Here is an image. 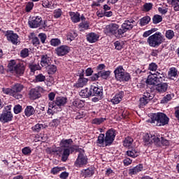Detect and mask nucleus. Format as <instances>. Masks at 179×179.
<instances>
[{"label":"nucleus","instance_id":"obj_6","mask_svg":"<svg viewBox=\"0 0 179 179\" xmlns=\"http://www.w3.org/2000/svg\"><path fill=\"white\" fill-rule=\"evenodd\" d=\"M9 72L16 73V75H23L24 73V66L22 64H16V61L11 60L8 65Z\"/></svg>","mask_w":179,"mask_h":179},{"label":"nucleus","instance_id":"obj_61","mask_svg":"<svg viewBox=\"0 0 179 179\" xmlns=\"http://www.w3.org/2000/svg\"><path fill=\"white\" fill-rule=\"evenodd\" d=\"M149 103V100L146 99L143 96L140 99V107H143L144 106H146Z\"/></svg>","mask_w":179,"mask_h":179},{"label":"nucleus","instance_id":"obj_57","mask_svg":"<svg viewBox=\"0 0 179 179\" xmlns=\"http://www.w3.org/2000/svg\"><path fill=\"white\" fill-rule=\"evenodd\" d=\"M45 76L43 75V73H40L36 76V82H45Z\"/></svg>","mask_w":179,"mask_h":179},{"label":"nucleus","instance_id":"obj_19","mask_svg":"<svg viewBox=\"0 0 179 179\" xmlns=\"http://www.w3.org/2000/svg\"><path fill=\"white\" fill-rule=\"evenodd\" d=\"M167 89H169V84H167V83L157 84L155 87L157 93H159V94L166 93V92H167Z\"/></svg>","mask_w":179,"mask_h":179},{"label":"nucleus","instance_id":"obj_63","mask_svg":"<svg viewBox=\"0 0 179 179\" xmlns=\"http://www.w3.org/2000/svg\"><path fill=\"white\" fill-rule=\"evenodd\" d=\"M38 37L43 44L45 43V40H47V35L44 33H40L38 34Z\"/></svg>","mask_w":179,"mask_h":179},{"label":"nucleus","instance_id":"obj_29","mask_svg":"<svg viewBox=\"0 0 179 179\" xmlns=\"http://www.w3.org/2000/svg\"><path fill=\"white\" fill-rule=\"evenodd\" d=\"M126 155L127 156H129V157L135 159L139 156V150H138L136 148H133L131 150H127Z\"/></svg>","mask_w":179,"mask_h":179},{"label":"nucleus","instance_id":"obj_31","mask_svg":"<svg viewBox=\"0 0 179 179\" xmlns=\"http://www.w3.org/2000/svg\"><path fill=\"white\" fill-rule=\"evenodd\" d=\"M36 113V110L31 106H27L24 109V114L26 117H31V115H34Z\"/></svg>","mask_w":179,"mask_h":179},{"label":"nucleus","instance_id":"obj_4","mask_svg":"<svg viewBox=\"0 0 179 179\" xmlns=\"http://www.w3.org/2000/svg\"><path fill=\"white\" fill-rule=\"evenodd\" d=\"M165 40L164 35L162 32L157 31L148 38L147 43L150 47L157 48V47H159L161 44H163Z\"/></svg>","mask_w":179,"mask_h":179},{"label":"nucleus","instance_id":"obj_52","mask_svg":"<svg viewBox=\"0 0 179 179\" xmlns=\"http://www.w3.org/2000/svg\"><path fill=\"white\" fill-rule=\"evenodd\" d=\"M50 44L52 45V47H57V45L61 44V40L59 38H52L50 41Z\"/></svg>","mask_w":179,"mask_h":179},{"label":"nucleus","instance_id":"obj_2","mask_svg":"<svg viewBox=\"0 0 179 179\" xmlns=\"http://www.w3.org/2000/svg\"><path fill=\"white\" fill-rule=\"evenodd\" d=\"M73 143L72 139H62L60 142L61 148L53 150L52 152L57 156H62V162H66L69 155H71V145Z\"/></svg>","mask_w":179,"mask_h":179},{"label":"nucleus","instance_id":"obj_46","mask_svg":"<svg viewBox=\"0 0 179 179\" xmlns=\"http://www.w3.org/2000/svg\"><path fill=\"white\" fill-rule=\"evenodd\" d=\"M126 30L124 28L117 29L116 31V34H115V37H117V38H121L122 37V34L124 33H126Z\"/></svg>","mask_w":179,"mask_h":179},{"label":"nucleus","instance_id":"obj_7","mask_svg":"<svg viewBox=\"0 0 179 179\" xmlns=\"http://www.w3.org/2000/svg\"><path fill=\"white\" fill-rule=\"evenodd\" d=\"M78 151L79 153L74 163V166L77 168L85 167L87 164V156H86L85 150L82 148L78 149Z\"/></svg>","mask_w":179,"mask_h":179},{"label":"nucleus","instance_id":"obj_21","mask_svg":"<svg viewBox=\"0 0 179 179\" xmlns=\"http://www.w3.org/2000/svg\"><path fill=\"white\" fill-rule=\"evenodd\" d=\"M141 171H143V165L139 164L134 168L130 169L129 170V176H135L138 174V173H141Z\"/></svg>","mask_w":179,"mask_h":179},{"label":"nucleus","instance_id":"obj_38","mask_svg":"<svg viewBox=\"0 0 179 179\" xmlns=\"http://www.w3.org/2000/svg\"><path fill=\"white\" fill-rule=\"evenodd\" d=\"M99 78L102 79L107 80L110 78V75H111V71H99Z\"/></svg>","mask_w":179,"mask_h":179},{"label":"nucleus","instance_id":"obj_35","mask_svg":"<svg viewBox=\"0 0 179 179\" xmlns=\"http://www.w3.org/2000/svg\"><path fill=\"white\" fill-rule=\"evenodd\" d=\"M46 72H48V75H54L55 72H57V66L54 64H48L46 67Z\"/></svg>","mask_w":179,"mask_h":179},{"label":"nucleus","instance_id":"obj_23","mask_svg":"<svg viewBox=\"0 0 179 179\" xmlns=\"http://www.w3.org/2000/svg\"><path fill=\"white\" fill-rule=\"evenodd\" d=\"M124 97V92L121 91L116 94L111 99V103L113 104H119L120 102L122 101V98Z\"/></svg>","mask_w":179,"mask_h":179},{"label":"nucleus","instance_id":"obj_32","mask_svg":"<svg viewBox=\"0 0 179 179\" xmlns=\"http://www.w3.org/2000/svg\"><path fill=\"white\" fill-rule=\"evenodd\" d=\"M23 85L22 84H15L13 87V91L14 92V96H16V97H17V96H20V94H17V93H19L20 92L23 90Z\"/></svg>","mask_w":179,"mask_h":179},{"label":"nucleus","instance_id":"obj_30","mask_svg":"<svg viewBox=\"0 0 179 179\" xmlns=\"http://www.w3.org/2000/svg\"><path fill=\"white\" fill-rule=\"evenodd\" d=\"M2 92L5 94H9V96H13V97H15V99H22V95H17V96H15V92H13V88H3Z\"/></svg>","mask_w":179,"mask_h":179},{"label":"nucleus","instance_id":"obj_43","mask_svg":"<svg viewBox=\"0 0 179 179\" xmlns=\"http://www.w3.org/2000/svg\"><path fill=\"white\" fill-rule=\"evenodd\" d=\"M62 10L61 8H57L54 10L53 17H55V19H59V17L62 16Z\"/></svg>","mask_w":179,"mask_h":179},{"label":"nucleus","instance_id":"obj_62","mask_svg":"<svg viewBox=\"0 0 179 179\" xmlns=\"http://www.w3.org/2000/svg\"><path fill=\"white\" fill-rule=\"evenodd\" d=\"M23 155L27 156L31 153V149L29 147H25L22 150Z\"/></svg>","mask_w":179,"mask_h":179},{"label":"nucleus","instance_id":"obj_20","mask_svg":"<svg viewBox=\"0 0 179 179\" xmlns=\"http://www.w3.org/2000/svg\"><path fill=\"white\" fill-rule=\"evenodd\" d=\"M90 90L91 96H95L96 97H101V96H103V89H101V87L92 85Z\"/></svg>","mask_w":179,"mask_h":179},{"label":"nucleus","instance_id":"obj_28","mask_svg":"<svg viewBox=\"0 0 179 179\" xmlns=\"http://www.w3.org/2000/svg\"><path fill=\"white\" fill-rule=\"evenodd\" d=\"M69 13L73 23H78V22H80V14H79V13L69 12Z\"/></svg>","mask_w":179,"mask_h":179},{"label":"nucleus","instance_id":"obj_41","mask_svg":"<svg viewBox=\"0 0 179 179\" xmlns=\"http://www.w3.org/2000/svg\"><path fill=\"white\" fill-rule=\"evenodd\" d=\"M150 22V17L145 16L140 20L139 24L141 26H146V24H149Z\"/></svg>","mask_w":179,"mask_h":179},{"label":"nucleus","instance_id":"obj_51","mask_svg":"<svg viewBox=\"0 0 179 179\" xmlns=\"http://www.w3.org/2000/svg\"><path fill=\"white\" fill-rule=\"evenodd\" d=\"M157 31V28H152L148 31H146L143 33V37H149L150 34H152V33H156Z\"/></svg>","mask_w":179,"mask_h":179},{"label":"nucleus","instance_id":"obj_37","mask_svg":"<svg viewBox=\"0 0 179 179\" xmlns=\"http://www.w3.org/2000/svg\"><path fill=\"white\" fill-rule=\"evenodd\" d=\"M158 138L159 144H157L156 146H162V145L163 146H169L170 145V142H169L168 140L164 139L163 136L158 135Z\"/></svg>","mask_w":179,"mask_h":179},{"label":"nucleus","instance_id":"obj_24","mask_svg":"<svg viewBox=\"0 0 179 179\" xmlns=\"http://www.w3.org/2000/svg\"><path fill=\"white\" fill-rule=\"evenodd\" d=\"M51 64V57L47 55H41V65L43 67L48 66Z\"/></svg>","mask_w":179,"mask_h":179},{"label":"nucleus","instance_id":"obj_26","mask_svg":"<svg viewBox=\"0 0 179 179\" xmlns=\"http://www.w3.org/2000/svg\"><path fill=\"white\" fill-rule=\"evenodd\" d=\"M178 76V70L176 67H171L168 72V78L174 80V78Z\"/></svg>","mask_w":179,"mask_h":179},{"label":"nucleus","instance_id":"obj_3","mask_svg":"<svg viewBox=\"0 0 179 179\" xmlns=\"http://www.w3.org/2000/svg\"><path fill=\"white\" fill-rule=\"evenodd\" d=\"M170 121V118L167 116V115L163 113H154L151 118L147 120V122H150L154 125V127H164V125H167Z\"/></svg>","mask_w":179,"mask_h":179},{"label":"nucleus","instance_id":"obj_22","mask_svg":"<svg viewBox=\"0 0 179 179\" xmlns=\"http://www.w3.org/2000/svg\"><path fill=\"white\" fill-rule=\"evenodd\" d=\"M94 174V168L90 167L87 169H83L81 171V176L85 177V178H87V177H92Z\"/></svg>","mask_w":179,"mask_h":179},{"label":"nucleus","instance_id":"obj_17","mask_svg":"<svg viewBox=\"0 0 179 179\" xmlns=\"http://www.w3.org/2000/svg\"><path fill=\"white\" fill-rule=\"evenodd\" d=\"M134 26H136V22L132 19H130L124 21V22L122 24V29H124L126 31H128V30L133 29Z\"/></svg>","mask_w":179,"mask_h":179},{"label":"nucleus","instance_id":"obj_40","mask_svg":"<svg viewBox=\"0 0 179 179\" xmlns=\"http://www.w3.org/2000/svg\"><path fill=\"white\" fill-rule=\"evenodd\" d=\"M174 97L173 94H168L165 96L163 97V99L161 100L162 104H166V103H169V101H171V100Z\"/></svg>","mask_w":179,"mask_h":179},{"label":"nucleus","instance_id":"obj_15","mask_svg":"<svg viewBox=\"0 0 179 179\" xmlns=\"http://www.w3.org/2000/svg\"><path fill=\"white\" fill-rule=\"evenodd\" d=\"M7 40L13 44L17 45L19 41V36L13 33L12 31H8L6 34Z\"/></svg>","mask_w":179,"mask_h":179},{"label":"nucleus","instance_id":"obj_55","mask_svg":"<svg viewBox=\"0 0 179 179\" xmlns=\"http://www.w3.org/2000/svg\"><path fill=\"white\" fill-rule=\"evenodd\" d=\"M79 27L83 30H87L89 29V23L86 21L82 22L79 24Z\"/></svg>","mask_w":179,"mask_h":179},{"label":"nucleus","instance_id":"obj_53","mask_svg":"<svg viewBox=\"0 0 179 179\" xmlns=\"http://www.w3.org/2000/svg\"><path fill=\"white\" fill-rule=\"evenodd\" d=\"M148 69L151 72H156V71H157V64L155 62H152L149 64Z\"/></svg>","mask_w":179,"mask_h":179},{"label":"nucleus","instance_id":"obj_34","mask_svg":"<svg viewBox=\"0 0 179 179\" xmlns=\"http://www.w3.org/2000/svg\"><path fill=\"white\" fill-rule=\"evenodd\" d=\"M155 75L157 77L158 82H163V80L166 79V73L162 70L157 71Z\"/></svg>","mask_w":179,"mask_h":179},{"label":"nucleus","instance_id":"obj_8","mask_svg":"<svg viewBox=\"0 0 179 179\" xmlns=\"http://www.w3.org/2000/svg\"><path fill=\"white\" fill-rule=\"evenodd\" d=\"M143 142L145 145H159V134L153 133H147L143 136Z\"/></svg>","mask_w":179,"mask_h":179},{"label":"nucleus","instance_id":"obj_42","mask_svg":"<svg viewBox=\"0 0 179 179\" xmlns=\"http://www.w3.org/2000/svg\"><path fill=\"white\" fill-rule=\"evenodd\" d=\"M29 68L31 70V72H36V71H40V69H41L40 64H29Z\"/></svg>","mask_w":179,"mask_h":179},{"label":"nucleus","instance_id":"obj_36","mask_svg":"<svg viewBox=\"0 0 179 179\" xmlns=\"http://www.w3.org/2000/svg\"><path fill=\"white\" fill-rule=\"evenodd\" d=\"M132 143H134V138L130 136H127L123 141V146H124V148H130V146H132Z\"/></svg>","mask_w":179,"mask_h":179},{"label":"nucleus","instance_id":"obj_25","mask_svg":"<svg viewBox=\"0 0 179 179\" xmlns=\"http://www.w3.org/2000/svg\"><path fill=\"white\" fill-rule=\"evenodd\" d=\"M146 83L147 85H157L159 83L157 77H156L155 73H151V75L148 76Z\"/></svg>","mask_w":179,"mask_h":179},{"label":"nucleus","instance_id":"obj_56","mask_svg":"<svg viewBox=\"0 0 179 179\" xmlns=\"http://www.w3.org/2000/svg\"><path fill=\"white\" fill-rule=\"evenodd\" d=\"M143 97H144V99H146L147 100L150 101V100H152V99H153V97H155V96L153 95V94H150V93L146 92H144Z\"/></svg>","mask_w":179,"mask_h":179},{"label":"nucleus","instance_id":"obj_12","mask_svg":"<svg viewBox=\"0 0 179 179\" xmlns=\"http://www.w3.org/2000/svg\"><path fill=\"white\" fill-rule=\"evenodd\" d=\"M80 78L77 80L76 83H74L73 87H76V89H79V87H83L87 85V82L89 80L86 78H84L83 71L79 73Z\"/></svg>","mask_w":179,"mask_h":179},{"label":"nucleus","instance_id":"obj_49","mask_svg":"<svg viewBox=\"0 0 179 179\" xmlns=\"http://www.w3.org/2000/svg\"><path fill=\"white\" fill-rule=\"evenodd\" d=\"M106 120V119L104 117L94 118L92 120V124H95L96 125H100V124H103V122H104Z\"/></svg>","mask_w":179,"mask_h":179},{"label":"nucleus","instance_id":"obj_33","mask_svg":"<svg viewBox=\"0 0 179 179\" xmlns=\"http://www.w3.org/2000/svg\"><path fill=\"white\" fill-rule=\"evenodd\" d=\"M80 97H83V99H87L92 96L90 89L85 88L84 90H82L79 93Z\"/></svg>","mask_w":179,"mask_h":179},{"label":"nucleus","instance_id":"obj_48","mask_svg":"<svg viewBox=\"0 0 179 179\" xmlns=\"http://www.w3.org/2000/svg\"><path fill=\"white\" fill-rule=\"evenodd\" d=\"M171 3L173 6L174 10L178 12L179 10V0H171Z\"/></svg>","mask_w":179,"mask_h":179},{"label":"nucleus","instance_id":"obj_14","mask_svg":"<svg viewBox=\"0 0 179 179\" xmlns=\"http://www.w3.org/2000/svg\"><path fill=\"white\" fill-rule=\"evenodd\" d=\"M57 55L58 57H64V55H66L71 51V48H69V46L68 45H61L59 47H57L55 50Z\"/></svg>","mask_w":179,"mask_h":179},{"label":"nucleus","instance_id":"obj_47","mask_svg":"<svg viewBox=\"0 0 179 179\" xmlns=\"http://www.w3.org/2000/svg\"><path fill=\"white\" fill-rule=\"evenodd\" d=\"M114 46L115 50H122V48H124V42L117 41L114 43Z\"/></svg>","mask_w":179,"mask_h":179},{"label":"nucleus","instance_id":"obj_50","mask_svg":"<svg viewBox=\"0 0 179 179\" xmlns=\"http://www.w3.org/2000/svg\"><path fill=\"white\" fill-rule=\"evenodd\" d=\"M43 128H44V124H37L32 127V131H34V132H40Z\"/></svg>","mask_w":179,"mask_h":179},{"label":"nucleus","instance_id":"obj_58","mask_svg":"<svg viewBox=\"0 0 179 179\" xmlns=\"http://www.w3.org/2000/svg\"><path fill=\"white\" fill-rule=\"evenodd\" d=\"M20 56L22 58H27L29 57V49L24 48L20 52Z\"/></svg>","mask_w":179,"mask_h":179},{"label":"nucleus","instance_id":"obj_39","mask_svg":"<svg viewBox=\"0 0 179 179\" xmlns=\"http://www.w3.org/2000/svg\"><path fill=\"white\" fill-rule=\"evenodd\" d=\"M76 37H78V34L73 30L67 34V40H70V41H73Z\"/></svg>","mask_w":179,"mask_h":179},{"label":"nucleus","instance_id":"obj_60","mask_svg":"<svg viewBox=\"0 0 179 179\" xmlns=\"http://www.w3.org/2000/svg\"><path fill=\"white\" fill-rule=\"evenodd\" d=\"M34 7V3L33 2H28L25 8L26 12H30Z\"/></svg>","mask_w":179,"mask_h":179},{"label":"nucleus","instance_id":"obj_64","mask_svg":"<svg viewBox=\"0 0 179 179\" xmlns=\"http://www.w3.org/2000/svg\"><path fill=\"white\" fill-rule=\"evenodd\" d=\"M123 163L124 166H129V164H132V159H131V158H125L123 160Z\"/></svg>","mask_w":179,"mask_h":179},{"label":"nucleus","instance_id":"obj_16","mask_svg":"<svg viewBox=\"0 0 179 179\" xmlns=\"http://www.w3.org/2000/svg\"><path fill=\"white\" fill-rule=\"evenodd\" d=\"M68 101V99L65 96H57L56 97L55 101L53 102L55 106L56 107H59V108H61V107H64Z\"/></svg>","mask_w":179,"mask_h":179},{"label":"nucleus","instance_id":"obj_44","mask_svg":"<svg viewBox=\"0 0 179 179\" xmlns=\"http://www.w3.org/2000/svg\"><path fill=\"white\" fill-rule=\"evenodd\" d=\"M162 21H163V17H162V15H155L152 17V22H153L154 24H157Z\"/></svg>","mask_w":179,"mask_h":179},{"label":"nucleus","instance_id":"obj_5","mask_svg":"<svg viewBox=\"0 0 179 179\" xmlns=\"http://www.w3.org/2000/svg\"><path fill=\"white\" fill-rule=\"evenodd\" d=\"M115 78L119 82H128L131 79V75L125 72L122 66H117L114 71Z\"/></svg>","mask_w":179,"mask_h":179},{"label":"nucleus","instance_id":"obj_9","mask_svg":"<svg viewBox=\"0 0 179 179\" xmlns=\"http://www.w3.org/2000/svg\"><path fill=\"white\" fill-rule=\"evenodd\" d=\"M10 110H12V105H8L4 108L2 114L0 115L1 122H9L13 118Z\"/></svg>","mask_w":179,"mask_h":179},{"label":"nucleus","instance_id":"obj_1","mask_svg":"<svg viewBox=\"0 0 179 179\" xmlns=\"http://www.w3.org/2000/svg\"><path fill=\"white\" fill-rule=\"evenodd\" d=\"M116 136L117 133L114 129H108L105 134H100L96 140L97 146L99 148H107V146H111L115 140Z\"/></svg>","mask_w":179,"mask_h":179},{"label":"nucleus","instance_id":"obj_13","mask_svg":"<svg viewBox=\"0 0 179 179\" xmlns=\"http://www.w3.org/2000/svg\"><path fill=\"white\" fill-rule=\"evenodd\" d=\"M41 23H43V18L39 16L32 17L29 21V27L31 29H37V27H40Z\"/></svg>","mask_w":179,"mask_h":179},{"label":"nucleus","instance_id":"obj_10","mask_svg":"<svg viewBox=\"0 0 179 179\" xmlns=\"http://www.w3.org/2000/svg\"><path fill=\"white\" fill-rule=\"evenodd\" d=\"M44 89L41 87H36L35 88H32L29 92V96L31 100H37V99H40L41 97V94L40 92H43Z\"/></svg>","mask_w":179,"mask_h":179},{"label":"nucleus","instance_id":"obj_11","mask_svg":"<svg viewBox=\"0 0 179 179\" xmlns=\"http://www.w3.org/2000/svg\"><path fill=\"white\" fill-rule=\"evenodd\" d=\"M120 26L117 24L111 23L107 25L104 29L105 34L107 36H115L117 33V30H118Z\"/></svg>","mask_w":179,"mask_h":179},{"label":"nucleus","instance_id":"obj_18","mask_svg":"<svg viewBox=\"0 0 179 179\" xmlns=\"http://www.w3.org/2000/svg\"><path fill=\"white\" fill-rule=\"evenodd\" d=\"M87 41L93 44L94 43H97L99 41V38H100V35L99 34H96L94 32H90L87 36Z\"/></svg>","mask_w":179,"mask_h":179},{"label":"nucleus","instance_id":"obj_59","mask_svg":"<svg viewBox=\"0 0 179 179\" xmlns=\"http://www.w3.org/2000/svg\"><path fill=\"white\" fill-rule=\"evenodd\" d=\"M14 113L15 114H20V113H22V106L17 104V105H15L14 106Z\"/></svg>","mask_w":179,"mask_h":179},{"label":"nucleus","instance_id":"obj_54","mask_svg":"<svg viewBox=\"0 0 179 179\" xmlns=\"http://www.w3.org/2000/svg\"><path fill=\"white\" fill-rule=\"evenodd\" d=\"M60 171H62V168L56 166L51 169L50 173L51 174H53L54 176H55L58 174Z\"/></svg>","mask_w":179,"mask_h":179},{"label":"nucleus","instance_id":"obj_27","mask_svg":"<svg viewBox=\"0 0 179 179\" xmlns=\"http://www.w3.org/2000/svg\"><path fill=\"white\" fill-rule=\"evenodd\" d=\"M57 107L55 106V103L54 102L50 101L48 103V114L49 115H54L55 113H57Z\"/></svg>","mask_w":179,"mask_h":179},{"label":"nucleus","instance_id":"obj_45","mask_svg":"<svg viewBox=\"0 0 179 179\" xmlns=\"http://www.w3.org/2000/svg\"><path fill=\"white\" fill-rule=\"evenodd\" d=\"M165 37L168 40H173V37H174V31L171 29L166 31Z\"/></svg>","mask_w":179,"mask_h":179}]
</instances>
